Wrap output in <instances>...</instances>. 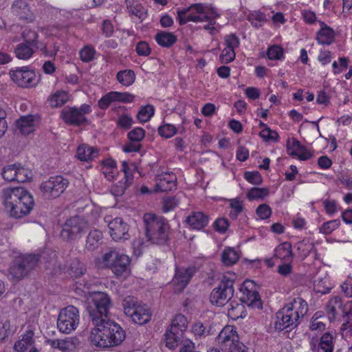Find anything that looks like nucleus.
<instances>
[{
    "mask_svg": "<svg viewBox=\"0 0 352 352\" xmlns=\"http://www.w3.org/2000/svg\"><path fill=\"white\" fill-rule=\"evenodd\" d=\"M90 339L98 346L107 348L120 344L126 338L125 331L113 320L107 319L94 324Z\"/></svg>",
    "mask_w": 352,
    "mask_h": 352,
    "instance_id": "obj_1",
    "label": "nucleus"
},
{
    "mask_svg": "<svg viewBox=\"0 0 352 352\" xmlns=\"http://www.w3.org/2000/svg\"><path fill=\"white\" fill-rule=\"evenodd\" d=\"M3 203L10 215L16 219L29 214L34 205L32 195L21 187L5 189Z\"/></svg>",
    "mask_w": 352,
    "mask_h": 352,
    "instance_id": "obj_2",
    "label": "nucleus"
},
{
    "mask_svg": "<svg viewBox=\"0 0 352 352\" xmlns=\"http://www.w3.org/2000/svg\"><path fill=\"white\" fill-rule=\"evenodd\" d=\"M146 236L153 244L163 245L169 240L170 226L168 221L162 216L146 213L143 217Z\"/></svg>",
    "mask_w": 352,
    "mask_h": 352,
    "instance_id": "obj_3",
    "label": "nucleus"
},
{
    "mask_svg": "<svg viewBox=\"0 0 352 352\" xmlns=\"http://www.w3.org/2000/svg\"><path fill=\"white\" fill-rule=\"evenodd\" d=\"M87 311L94 325L107 320L109 309L111 307V299L104 292H92L89 294Z\"/></svg>",
    "mask_w": 352,
    "mask_h": 352,
    "instance_id": "obj_4",
    "label": "nucleus"
},
{
    "mask_svg": "<svg viewBox=\"0 0 352 352\" xmlns=\"http://www.w3.org/2000/svg\"><path fill=\"white\" fill-rule=\"evenodd\" d=\"M122 306L125 315L135 323L142 325L151 320V314L149 309L136 298L131 296L125 297L122 300Z\"/></svg>",
    "mask_w": 352,
    "mask_h": 352,
    "instance_id": "obj_5",
    "label": "nucleus"
},
{
    "mask_svg": "<svg viewBox=\"0 0 352 352\" xmlns=\"http://www.w3.org/2000/svg\"><path fill=\"white\" fill-rule=\"evenodd\" d=\"M38 261V257L34 254L22 255L16 258L9 268V275L11 278L19 281L34 268Z\"/></svg>",
    "mask_w": 352,
    "mask_h": 352,
    "instance_id": "obj_6",
    "label": "nucleus"
},
{
    "mask_svg": "<svg viewBox=\"0 0 352 352\" xmlns=\"http://www.w3.org/2000/svg\"><path fill=\"white\" fill-rule=\"evenodd\" d=\"M102 263L105 267L111 268L116 276L126 274L130 272V258L115 250L104 254Z\"/></svg>",
    "mask_w": 352,
    "mask_h": 352,
    "instance_id": "obj_7",
    "label": "nucleus"
},
{
    "mask_svg": "<svg viewBox=\"0 0 352 352\" xmlns=\"http://www.w3.org/2000/svg\"><path fill=\"white\" fill-rule=\"evenodd\" d=\"M79 322L78 309L69 305L60 310L57 319V327L60 332L69 334L77 328Z\"/></svg>",
    "mask_w": 352,
    "mask_h": 352,
    "instance_id": "obj_8",
    "label": "nucleus"
},
{
    "mask_svg": "<svg viewBox=\"0 0 352 352\" xmlns=\"http://www.w3.org/2000/svg\"><path fill=\"white\" fill-rule=\"evenodd\" d=\"M234 283L233 278L223 276L218 287L214 288L210 294V302L219 307L226 305L233 296Z\"/></svg>",
    "mask_w": 352,
    "mask_h": 352,
    "instance_id": "obj_9",
    "label": "nucleus"
},
{
    "mask_svg": "<svg viewBox=\"0 0 352 352\" xmlns=\"http://www.w3.org/2000/svg\"><path fill=\"white\" fill-rule=\"evenodd\" d=\"M177 13L179 25H184L188 21L202 22L211 18L201 3H195L187 8L178 9Z\"/></svg>",
    "mask_w": 352,
    "mask_h": 352,
    "instance_id": "obj_10",
    "label": "nucleus"
},
{
    "mask_svg": "<svg viewBox=\"0 0 352 352\" xmlns=\"http://www.w3.org/2000/svg\"><path fill=\"white\" fill-rule=\"evenodd\" d=\"M89 229L88 223L80 217L75 216L66 221L60 232V236L67 241L81 237L82 233Z\"/></svg>",
    "mask_w": 352,
    "mask_h": 352,
    "instance_id": "obj_11",
    "label": "nucleus"
},
{
    "mask_svg": "<svg viewBox=\"0 0 352 352\" xmlns=\"http://www.w3.org/2000/svg\"><path fill=\"white\" fill-rule=\"evenodd\" d=\"M91 111L89 104H83L79 108L66 107L61 111V118L69 125L80 126L87 122L86 114Z\"/></svg>",
    "mask_w": 352,
    "mask_h": 352,
    "instance_id": "obj_12",
    "label": "nucleus"
},
{
    "mask_svg": "<svg viewBox=\"0 0 352 352\" xmlns=\"http://www.w3.org/2000/svg\"><path fill=\"white\" fill-rule=\"evenodd\" d=\"M69 181L61 175L50 177L43 182L40 189L43 195L47 198L58 197L67 188Z\"/></svg>",
    "mask_w": 352,
    "mask_h": 352,
    "instance_id": "obj_13",
    "label": "nucleus"
},
{
    "mask_svg": "<svg viewBox=\"0 0 352 352\" xmlns=\"http://www.w3.org/2000/svg\"><path fill=\"white\" fill-rule=\"evenodd\" d=\"M12 80L19 87H29L38 84L40 78L34 70L28 67H17L10 71Z\"/></svg>",
    "mask_w": 352,
    "mask_h": 352,
    "instance_id": "obj_14",
    "label": "nucleus"
},
{
    "mask_svg": "<svg viewBox=\"0 0 352 352\" xmlns=\"http://www.w3.org/2000/svg\"><path fill=\"white\" fill-rule=\"evenodd\" d=\"M254 285L252 280H245L240 287V292L241 293L239 297L240 301L243 304H246L248 307L254 309H262V302L260 298L259 294L255 289Z\"/></svg>",
    "mask_w": 352,
    "mask_h": 352,
    "instance_id": "obj_15",
    "label": "nucleus"
},
{
    "mask_svg": "<svg viewBox=\"0 0 352 352\" xmlns=\"http://www.w3.org/2000/svg\"><path fill=\"white\" fill-rule=\"evenodd\" d=\"M300 323V320L296 317L294 314L284 306L276 314L274 328L280 331L286 329L290 330L296 327Z\"/></svg>",
    "mask_w": 352,
    "mask_h": 352,
    "instance_id": "obj_16",
    "label": "nucleus"
},
{
    "mask_svg": "<svg viewBox=\"0 0 352 352\" xmlns=\"http://www.w3.org/2000/svg\"><path fill=\"white\" fill-rule=\"evenodd\" d=\"M108 227L110 235L114 241H124L129 239V226L124 222L122 219H114L109 223Z\"/></svg>",
    "mask_w": 352,
    "mask_h": 352,
    "instance_id": "obj_17",
    "label": "nucleus"
},
{
    "mask_svg": "<svg viewBox=\"0 0 352 352\" xmlns=\"http://www.w3.org/2000/svg\"><path fill=\"white\" fill-rule=\"evenodd\" d=\"M349 304H344L338 296L331 298L326 305V312L330 322L338 320L339 317L347 309Z\"/></svg>",
    "mask_w": 352,
    "mask_h": 352,
    "instance_id": "obj_18",
    "label": "nucleus"
},
{
    "mask_svg": "<svg viewBox=\"0 0 352 352\" xmlns=\"http://www.w3.org/2000/svg\"><path fill=\"white\" fill-rule=\"evenodd\" d=\"M217 342L221 345L222 350L228 348L239 340V336L236 329L231 325L226 326L219 333L217 338Z\"/></svg>",
    "mask_w": 352,
    "mask_h": 352,
    "instance_id": "obj_19",
    "label": "nucleus"
},
{
    "mask_svg": "<svg viewBox=\"0 0 352 352\" xmlns=\"http://www.w3.org/2000/svg\"><path fill=\"white\" fill-rule=\"evenodd\" d=\"M122 170L124 173V180L118 182L111 188V192L115 196H122L133 182L131 170L126 161L122 162Z\"/></svg>",
    "mask_w": 352,
    "mask_h": 352,
    "instance_id": "obj_20",
    "label": "nucleus"
},
{
    "mask_svg": "<svg viewBox=\"0 0 352 352\" xmlns=\"http://www.w3.org/2000/svg\"><path fill=\"white\" fill-rule=\"evenodd\" d=\"M155 182V192H168L176 188L177 177L173 173H164L157 176Z\"/></svg>",
    "mask_w": 352,
    "mask_h": 352,
    "instance_id": "obj_21",
    "label": "nucleus"
},
{
    "mask_svg": "<svg viewBox=\"0 0 352 352\" xmlns=\"http://www.w3.org/2000/svg\"><path fill=\"white\" fill-rule=\"evenodd\" d=\"M195 273L194 267L176 268L175 274L173 278L174 284L177 286L176 289L182 292L188 284Z\"/></svg>",
    "mask_w": 352,
    "mask_h": 352,
    "instance_id": "obj_22",
    "label": "nucleus"
},
{
    "mask_svg": "<svg viewBox=\"0 0 352 352\" xmlns=\"http://www.w3.org/2000/svg\"><path fill=\"white\" fill-rule=\"evenodd\" d=\"M287 150L289 155L297 156L301 160H307L311 157V154L294 138L287 140Z\"/></svg>",
    "mask_w": 352,
    "mask_h": 352,
    "instance_id": "obj_23",
    "label": "nucleus"
},
{
    "mask_svg": "<svg viewBox=\"0 0 352 352\" xmlns=\"http://www.w3.org/2000/svg\"><path fill=\"white\" fill-rule=\"evenodd\" d=\"M294 314L296 317L300 320L307 313L308 305L307 302L300 297L294 298L290 302L285 305Z\"/></svg>",
    "mask_w": 352,
    "mask_h": 352,
    "instance_id": "obj_24",
    "label": "nucleus"
},
{
    "mask_svg": "<svg viewBox=\"0 0 352 352\" xmlns=\"http://www.w3.org/2000/svg\"><path fill=\"white\" fill-rule=\"evenodd\" d=\"M17 129L23 135H28L35 130V118L32 115L21 116L16 121Z\"/></svg>",
    "mask_w": 352,
    "mask_h": 352,
    "instance_id": "obj_25",
    "label": "nucleus"
},
{
    "mask_svg": "<svg viewBox=\"0 0 352 352\" xmlns=\"http://www.w3.org/2000/svg\"><path fill=\"white\" fill-rule=\"evenodd\" d=\"M342 322L340 330L342 336L347 337L352 335V303H349L347 309L339 317L338 320Z\"/></svg>",
    "mask_w": 352,
    "mask_h": 352,
    "instance_id": "obj_26",
    "label": "nucleus"
},
{
    "mask_svg": "<svg viewBox=\"0 0 352 352\" xmlns=\"http://www.w3.org/2000/svg\"><path fill=\"white\" fill-rule=\"evenodd\" d=\"M186 223L193 229L201 230L208 223V217L201 212H194L186 219Z\"/></svg>",
    "mask_w": 352,
    "mask_h": 352,
    "instance_id": "obj_27",
    "label": "nucleus"
},
{
    "mask_svg": "<svg viewBox=\"0 0 352 352\" xmlns=\"http://www.w3.org/2000/svg\"><path fill=\"white\" fill-rule=\"evenodd\" d=\"M321 28L317 33L316 39L320 44L330 45L335 38L334 30L327 26L324 23L320 21Z\"/></svg>",
    "mask_w": 352,
    "mask_h": 352,
    "instance_id": "obj_28",
    "label": "nucleus"
},
{
    "mask_svg": "<svg viewBox=\"0 0 352 352\" xmlns=\"http://www.w3.org/2000/svg\"><path fill=\"white\" fill-rule=\"evenodd\" d=\"M69 98L67 92L63 90H57L49 96L47 101L51 107L58 108L65 104L69 100Z\"/></svg>",
    "mask_w": 352,
    "mask_h": 352,
    "instance_id": "obj_29",
    "label": "nucleus"
},
{
    "mask_svg": "<svg viewBox=\"0 0 352 352\" xmlns=\"http://www.w3.org/2000/svg\"><path fill=\"white\" fill-rule=\"evenodd\" d=\"M228 316L233 320L245 317L246 313L244 304L234 300L231 301L228 309Z\"/></svg>",
    "mask_w": 352,
    "mask_h": 352,
    "instance_id": "obj_30",
    "label": "nucleus"
},
{
    "mask_svg": "<svg viewBox=\"0 0 352 352\" xmlns=\"http://www.w3.org/2000/svg\"><path fill=\"white\" fill-rule=\"evenodd\" d=\"M274 256L283 260L284 262H291L293 258L291 244L289 243L280 244L275 249Z\"/></svg>",
    "mask_w": 352,
    "mask_h": 352,
    "instance_id": "obj_31",
    "label": "nucleus"
},
{
    "mask_svg": "<svg viewBox=\"0 0 352 352\" xmlns=\"http://www.w3.org/2000/svg\"><path fill=\"white\" fill-rule=\"evenodd\" d=\"M34 331L28 330L22 336L21 340L17 341L14 344V349L17 352H24L28 347L34 343Z\"/></svg>",
    "mask_w": 352,
    "mask_h": 352,
    "instance_id": "obj_32",
    "label": "nucleus"
},
{
    "mask_svg": "<svg viewBox=\"0 0 352 352\" xmlns=\"http://www.w3.org/2000/svg\"><path fill=\"white\" fill-rule=\"evenodd\" d=\"M102 233L98 230H91L87 237L85 248L94 251L102 243Z\"/></svg>",
    "mask_w": 352,
    "mask_h": 352,
    "instance_id": "obj_33",
    "label": "nucleus"
},
{
    "mask_svg": "<svg viewBox=\"0 0 352 352\" xmlns=\"http://www.w3.org/2000/svg\"><path fill=\"white\" fill-rule=\"evenodd\" d=\"M155 39L158 45L164 47H169L177 41V36L172 32L161 31L158 32Z\"/></svg>",
    "mask_w": 352,
    "mask_h": 352,
    "instance_id": "obj_34",
    "label": "nucleus"
},
{
    "mask_svg": "<svg viewBox=\"0 0 352 352\" xmlns=\"http://www.w3.org/2000/svg\"><path fill=\"white\" fill-rule=\"evenodd\" d=\"M98 153V150L94 147L86 145H81L78 147L77 157L81 161L87 162L96 157Z\"/></svg>",
    "mask_w": 352,
    "mask_h": 352,
    "instance_id": "obj_35",
    "label": "nucleus"
},
{
    "mask_svg": "<svg viewBox=\"0 0 352 352\" xmlns=\"http://www.w3.org/2000/svg\"><path fill=\"white\" fill-rule=\"evenodd\" d=\"M11 10L13 14L18 16L21 19L28 18L30 12L28 4L23 0H16L12 5Z\"/></svg>",
    "mask_w": 352,
    "mask_h": 352,
    "instance_id": "obj_36",
    "label": "nucleus"
},
{
    "mask_svg": "<svg viewBox=\"0 0 352 352\" xmlns=\"http://www.w3.org/2000/svg\"><path fill=\"white\" fill-rule=\"evenodd\" d=\"M239 258V252L232 248H226L221 254V261L226 266H231L235 264Z\"/></svg>",
    "mask_w": 352,
    "mask_h": 352,
    "instance_id": "obj_37",
    "label": "nucleus"
},
{
    "mask_svg": "<svg viewBox=\"0 0 352 352\" xmlns=\"http://www.w3.org/2000/svg\"><path fill=\"white\" fill-rule=\"evenodd\" d=\"M183 334L179 331H173L169 329L165 334L166 345L170 349H174L178 346Z\"/></svg>",
    "mask_w": 352,
    "mask_h": 352,
    "instance_id": "obj_38",
    "label": "nucleus"
},
{
    "mask_svg": "<svg viewBox=\"0 0 352 352\" xmlns=\"http://www.w3.org/2000/svg\"><path fill=\"white\" fill-rule=\"evenodd\" d=\"M187 318L182 314H177L173 318L170 329L183 334L187 329Z\"/></svg>",
    "mask_w": 352,
    "mask_h": 352,
    "instance_id": "obj_39",
    "label": "nucleus"
},
{
    "mask_svg": "<svg viewBox=\"0 0 352 352\" xmlns=\"http://www.w3.org/2000/svg\"><path fill=\"white\" fill-rule=\"evenodd\" d=\"M116 77L120 83L124 86H129L135 81V74L133 70L125 69L120 71Z\"/></svg>",
    "mask_w": 352,
    "mask_h": 352,
    "instance_id": "obj_40",
    "label": "nucleus"
},
{
    "mask_svg": "<svg viewBox=\"0 0 352 352\" xmlns=\"http://www.w3.org/2000/svg\"><path fill=\"white\" fill-rule=\"evenodd\" d=\"M334 348L333 337L329 333H324L320 338L319 349L323 352H333Z\"/></svg>",
    "mask_w": 352,
    "mask_h": 352,
    "instance_id": "obj_41",
    "label": "nucleus"
},
{
    "mask_svg": "<svg viewBox=\"0 0 352 352\" xmlns=\"http://www.w3.org/2000/svg\"><path fill=\"white\" fill-rule=\"evenodd\" d=\"M14 53L19 59L27 60L32 56L34 51L30 47V45L19 43L16 45Z\"/></svg>",
    "mask_w": 352,
    "mask_h": 352,
    "instance_id": "obj_42",
    "label": "nucleus"
},
{
    "mask_svg": "<svg viewBox=\"0 0 352 352\" xmlns=\"http://www.w3.org/2000/svg\"><path fill=\"white\" fill-rule=\"evenodd\" d=\"M270 194L269 188H252L247 193V197L250 201L254 199H263L267 197Z\"/></svg>",
    "mask_w": 352,
    "mask_h": 352,
    "instance_id": "obj_43",
    "label": "nucleus"
},
{
    "mask_svg": "<svg viewBox=\"0 0 352 352\" xmlns=\"http://www.w3.org/2000/svg\"><path fill=\"white\" fill-rule=\"evenodd\" d=\"M127 10L131 14L136 16L139 19L142 20L146 16V10L141 4L137 2L128 4Z\"/></svg>",
    "mask_w": 352,
    "mask_h": 352,
    "instance_id": "obj_44",
    "label": "nucleus"
},
{
    "mask_svg": "<svg viewBox=\"0 0 352 352\" xmlns=\"http://www.w3.org/2000/svg\"><path fill=\"white\" fill-rule=\"evenodd\" d=\"M248 20L254 27L258 28L263 25L267 19L263 13L261 12H254L248 14Z\"/></svg>",
    "mask_w": 352,
    "mask_h": 352,
    "instance_id": "obj_45",
    "label": "nucleus"
},
{
    "mask_svg": "<svg viewBox=\"0 0 352 352\" xmlns=\"http://www.w3.org/2000/svg\"><path fill=\"white\" fill-rule=\"evenodd\" d=\"M70 273L75 277H78L84 274L87 270L84 263L80 262L78 258L72 261L70 267Z\"/></svg>",
    "mask_w": 352,
    "mask_h": 352,
    "instance_id": "obj_46",
    "label": "nucleus"
},
{
    "mask_svg": "<svg viewBox=\"0 0 352 352\" xmlns=\"http://www.w3.org/2000/svg\"><path fill=\"white\" fill-rule=\"evenodd\" d=\"M16 182H25L32 177V171L20 164H16Z\"/></svg>",
    "mask_w": 352,
    "mask_h": 352,
    "instance_id": "obj_47",
    "label": "nucleus"
},
{
    "mask_svg": "<svg viewBox=\"0 0 352 352\" xmlns=\"http://www.w3.org/2000/svg\"><path fill=\"white\" fill-rule=\"evenodd\" d=\"M154 111L155 109L153 106L149 104L144 106L139 111L137 118L140 122H146L153 116Z\"/></svg>",
    "mask_w": 352,
    "mask_h": 352,
    "instance_id": "obj_48",
    "label": "nucleus"
},
{
    "mask_svg": "<svg viewBox=\"0 0 352 352\" xmlns=\"http://www.w3.org/2000/svg\"><path fill=\"white\" fill-rule=\"evenodd\" d=\"M230 206L231 210L229 216L232 219H236L239 214L242 212L243 210L242 202L239 199H233L230 200Z\"/></svg>",
    "mask_w": 352,
    "mask_h": 352,
    "instance_id": "obj_49",
    "label": "nucleus"
},
{
    "mask_svg": "<svg viewBox=\"0 0 352 352\" xmlns=\"http://www.w3.org/2000/svg\"><path fill=\"white\" fill-rule=\"evenodd\" d=\"M177 133L176 127L170 124H165L158 128V133L165 138H170Z\"/></svg>",
    "mask_w": 352,
    "mask_h": 352,
    "instance_id": "obj_50",
    "label": "nucleus"
},
{
    "mask_svg": "<svg viewBox=\"0 0 352 352\" xmlns=\"http://www.w3.org/2000/svg\"><path fill=\"white\" fill-rule=\"evenodd\" d=\"M96 50L94 47L86 45L79 52L81 60L88 63L94 60Z\"/></svg>",
    "mask_w": 352,
    "mask_h": 352,
    "instance_id": "obj_51",
    "label": "nucleus"
},
{
    "mask_svg": "<svg viewBox=\"0 0 352 352\" xmlns=\"http://www.w3.org/2000/svg\"><path fill=\"white\" fill-rule=\"evenodd\" d=\"M16 164L5 166L2 170L3 178L8 182L16 181Z\"/></svg>",
    "mask_w": 352,
    "mask_h": 352,
    "instance_id": "obj_52",
    "label": "nucleus"
},
{
    "mask_svg": "<svg viewBox=\"0 0 352 352\" xmlns=\"http://www.w3.org/2000/svg\"><path fill=\"white\" fill-rule=\"evenodd\" d=\"M340 225V221L339 219H334L331 221H329L327 222L324 223L320 228V232H322L324 234H329L333 230L337 229Z\"/></svg>",
    "mask_w": 352,
    "mask_h": 352,
    "instance_id": "obj_53",
    "label": "nucleus"
},
{
    "mask_svg": "<svg viewBox=\"0 0 352 352\" xmlns=\"http://www.w3.org/2000/svg\"><path fill=\"white\" fill-rule=\"evenodd\" d=\"M297 250L300 252L303 257H307L311 253V251L314 249V245L312 243L308 241H302L298 242L297 244Z\"/></svg>",
    "mask_w": 352,
    "mask_h": 352,
    "instance_id": "obj_54",
    "label": "nucleus"
},
{
    "mask_svg": "<svg viewBox=\"0 0 352 352\" xmlns=\"http://www.w3.org/2000/svg\"><path fill=\"white\" fill-rule=\"evenodd\" d=\"M244 177L248 182L254 185H259L263 182L262 177L258 171H246L244 173Z\"/></svg>",
    "mask_w": 352,
    "mask_h": 352,
    "instance_id": "obj_55",
    "label": "nucleus"
},
{
    "mask_svg": "<svg viewBox=\"0 0 352 352\" xmlns=\"http://www.w3.org/2000/svg\"><path fill=\"white\" fill-rule=\"evenodd\" d=\"M261 137L265 141H274L276 142L279 138L278 133L276 131L272 130L269 127H265L260 132Z\"/></svg>",
    "mask_w": 352,
    "mask_h": 352,
    "instance_id": "obj_56",
    "label": "nucleus"
},
{
    "mask_svg": "<svg viewBox=\"0 0 352 352\" xmlns=\"http://www.w3.org/2000/svg\"><path fill=\"white\" fill-rule=\"evenodd\" d=\"M116 93L115 91H111L102 97L98 101V106L100 109H107L110 104L116 100Z\"/></svg>",
    "mask_w": 352,
    "mask_h": 352,
    "instance_id": "obj_57",
    "label": "nucleus"
},
{
    "mask_svg": "<svg viewBox=\"0 0 352 352\" xmlns=\"http://www.w3.org/2000/svg\"><path fill=\"white\" fill-rule=\"evenodd\" d=\"M267 56L271 60H279L283 56V48L278 45H274L268 48Z\"/></svg>",
    "mask_w": 352,
    "mask_h": 352,
    "instance_id": "obj_58",
    "label": "nucleus"
},
{
    "mask_svg": "<svg viewBox=\"0 0 352 352\" xmlns=\"http://www.w3.org/2000/svg\"><path fill=\"white\" fill-rule=\"evenodd\" d=\"M144 130L140 127L135 128L128 133L130 141L138 143L144 138Z\"/></svg>",
    "mask_w": 352,
    "mask_h": 352,
    "instance_id": "obj_59",
    "label": "nucleus"
},
{
    "mask_svg": "<svg viewBox=\"0 0 352 352\" xmlns=\"http://www.w3.org/2000/svg\"><path fill=\"white\" fill-rule=\"evenodd\" d=\"M23 37L27 44L29 45H34L36 43L38 34L34 30L25 29L23 32Z\"/></svg>",
    "mask_w": 352,
    "mask_h": 352,
    "instance_id": "obj_60",
    "label": "nucleus"
},
{
    "mask_svg": "<svg viewBox=\"0 0 352 352\" xmlns=\"http://www.w3.org/2000/svg\"><path fill=\"white\" fill-rule=\"evenodd\" d=\"M234 58V50L226 47L223 50L222 54L220 55L219 59L222 63H228L232 62Z\"/></svg>",
    "mask_w": 352,
    "mask_h": 352,
    "instance_id": "obj_61",
    "label": "nucleus"
},
{
    "mask_svg": "<svg viewBox=\"0 0 352 352\" xmlns=\"http://www.w3.org/2000/svg\"><path fill=\"white\" fill-rule=\"evenodd\" d=\"M256 214L261 219H266L271 215L272 210L268 205L263 204L257 208Z\"/></svg>",
    "mask_w": 352,
    "mask_h": 352,
    "instance_id": "obj_62",
    "label": "nucleus"
},
{
    "mask_svg": "<svg viewBox=\"0 0 352 352\" xmlns=\"http://www.w3.org/2000/svg\"><path fill=\"white\" fill-rule=\"evenodd\" d=\"M229 225V221L226 218H219L214 223L215 230L221 233L228 230Z\"/></svg>",
    "mask_w": 352,
    "mask_h": 352,
    "instance_id": "obj_63",
    "label": "nucleus"
},
{
    "mask_svg": "<svg viewBox=\"0 0 352 352\" xmlns=\"http://www.w3.org/2000/svg\"><path fill=\"white\" fill-rule=\"evenodd\" d=\"M225 42L226 44V47L229 49L234 50L239 45V38L233 34L227 35L225 37Z\"/></svg>",
    "mask_w": 352,
    "mask_h": 352,
    "instance_id": "obj_64",
    "label": "nucleus"
}]
</instances>
